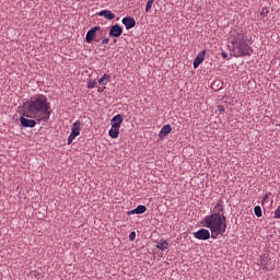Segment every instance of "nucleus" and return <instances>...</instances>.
I'll return each instance as SVG.
<instances>
[{
	"label": "nucleus",
	"mask_w": 280,
	"mask_h": 280,
	"mask_svg": "<svg viewBox=\"0 0 280 280\" xmlns=\"http://www.w3.org/2000/svg\"><path fill=\"white\" fill-rule=\"evenodd\" d=\"M201 224L203 228L194 232L195 238L199 241H208L210 237L217 240L218 236H223L226 232V217L224 214V201L223 199H218L212 214H207L202 219ZM209 229L210 232L208 230Z\"/></svg>",
	"instance_id": "nucleus-1"
},
{
	"label": "nucleus",
	"mask_w": 280,
	"mask_h": 280,
	"mask_svg": "<svg viewBox=\"0 0 280 280\" xmlns=\"http://www.w3.org/2000/svg\"><path fill=\"white\" fill-rule=\"evenodd\" d=\"M26 117L34 118L37 122H48L51 115V106L45 94H36L28 101Z\"/></svg>",
	"instance_id": "nucleus-2"
},
{
	"label": "nucleus",
	"mask_w": 280,
	"mask_h": 280,
	"mask_svg": "<svg viewBox=\"0 0 280 280\" xmlns=\"http://www.w3.org/2000/svg\"><path fill=\"white\" fill-rule=\"evenodd\" d=\"M230 39L234 57H248L253 54V48L248 45L244 34L240 33L237 28L232 30V33H230Z\"/></svg>",
	"instance_id": "nucleus-3"
},
{
	"label": "nucleus",
	"mask_w": 280,
	"mask_h": 280,
	"mask_svg": "<svg viewBox=\"0 0 280 280\" xmlns=\"http://www.w3.org/2000/svg\"><path fill=\"white\" fill-rule=\"evenodd\" d=\"M20 122H21V126L24 128H34L36 126L35 119H28L24 116L20 117Z\"/></svg>",
	"instance_id": "nucleus-4"
},
{
	"label": "nucleus",
	"mask_w": 280,
	"mask_h": 280,
	"mask_svg": "<svg viewBox=\"0 0 280 280\" xmlns=\"http://www.w3.org/2000/svg\"><path fill=\"white\" fill-rule=\"evenodd\" d=\"M122 35V27L119 24H115L110 27L109 36L110 37H120Z\"/></svg>",
	"instance_id": "nucleus-5"
},
{
	"label": "nucleus",
	"mask_w": 280,
	"mask_h": 280,
	"mask_svg": "<svg viewBox=\"0 0 280 280\" xmlns=\"http://www.w3.org/2000/svg\"><path fill=\"white\" fill-rule=\"evenodd\" d=\"M97 31H100V26H94L88 31L85 37L88 44H92V42L95 39Z\"/></svg>",
	"instance_id": "nucleus-6"
},
{
	"label": "nucleus",
	"mask_w": 280,
	"mask_h": 280,
	"mask_svg": "<svg viewBox=\"0 0 280 280\" xmlns=\"http://www.w3.org/2000/svg\"><path fill=\"white\" fill-rule=\"evenodd\" d=\"M122 24L126 26L127 31L136 26V20L132 16H125L122 19Z\"/></svg>",
	"instance_id": "nucleus-7"
},
{
	"label": "nucleus",
	"mask_w": 280,
	"mask_h": 280,
	"mask_svg": "<svg viewBox=\"0 0 280 280\" xmlns=\"http://www.w3.org/2000/svg\"><path fill=\"white\" fill-rule=\"evenodd\" d=\"M207 54V50L203 49L202 51H200L197 57L195 58L194 61V68L197 69L203 61H205V56Z\"/></svg>",
	"instance_id": "nucleus-8"
},
{
	"label": "nucleus",
	"mask_w": 280,
	"mask_h": 280,
	"mask_svg": "<svg viewBox=\"0 0 280 280\" xmlns=\"http://www.w3.org/2000/svg\"><path fill=\"white\" fill-rule=\"evenodd\" d=\"M270 259L268 256H260V267H262V271H271L272 268L269 265Z\"/></svg>",
	"instance_id": "nucleus-9"
},
{
	"label": "nucleus",
	"mask_w": 280,
	"mask_h": 280,
	"mask_svg": "<svg viewBox=\"0 0 280 280\" xmlns=\"http://www.w3.org/2000/svg\"><path fill=\"white\" fill-rule=\"evenodd\" d=\"M124 118L120 114H117L113 117V119L110 120L112 127L113 128H120V125L122 124Z\"/></svg>",
	"instance_id": "nucleus-10"
},
{
	"label": "nucleus",
	"mask_w": 280,
	"mask_h": 280,
	"mask_svg": "<svg viewBox=\"0 0 280 280\" xmlns=\"http://www.w3.org/2000/svg\"><path fill=\"white\" fill-rule=\"evenodd\" d=\"M81 129H82V122L80 120H75L72 125L71 133L78 137L80 136Z\"/></svg>",
	"instance_id": "nucleus-11"
},
{
	"label": "nucleus",
	"mask_w": 280,
	"mask_h": 280,
	"mask_svg": "<svg viewBox=\"0 0 280 280\" xmlns=\"http://www.w3.org/2000/svg\"><path fill=\"white\" fill-rule=\"evenodd\" d=\"M100 16H103L105 18L106 20L108 21H112L115 19V13H113L110 10H102L100 13H98Z\"/></svg>",
	"instance_id": "nucleus-12"
},
{
	"label": "nucleus",
	"mask_w": 280,
	"mask_h": 280,
	"mask_svg": "<svg viewBox=\"0 0 280 280\" xmlns=\"http://www.w3.org/2000/svg\"><path fill=\"white\" fill-rule=\"evenodd\" d=\"M172 131L171 125H164L159 133L160 138H165Z\"/></svg>",
	"instance_id": "nucleus-13"
},
{
	"label": "nucleus",
	"mask_w": 280,
	"mask_h": 280,
	"mask_svg": "<svg viewBox=\"0 0 280 280\" xmlns=\"http://www.w3.org/2000/svg\"><path fill=\"white\" fill-rule=\"evenodd\" d=\"M109 136L112 139H117L119 137V128L118 127H113L108 131Z\"/></svg>",
	"instance_id": "nucleus-14"
},
{
	"label": "nucleus",
	"mask_w": 280,
	"mask_h": 280,
	"mask_svg": "<svg viewBox=\"0 0 280 280\" xmlns=\"http://www.w3.org/2000/svg\"><path fill=\"white\" fill-rule=\"evenodd\" d=\"M109 80H110V75L107 74V73H105V74L100 79L98 84L105 86V85L108 84Z\"/></svg>",
	"instance_id": "nucleus-15"
},
{
	"label": "nucleus",
	"mask_w": 280,
	"mask_h": 280,
	"mask_svg": "<svg viewBox=\"0 0 280 280\" xmlns=\"http://www.w3.org/2000/svg\"><path fill=\"white\" fill-rule=\"evenodd\" d=\"M269 10L268 8H262L260 11H258V19L264 20L268 16Z\"/></svg>",
	"instance_id": "nucleus-16"
},
{
	"label": "nucleus",
	"mask_w": 280,
	"mask_h": 280,
	"mask_svg": "<svg viewBox=\"0 0 280 280\" xmlns=\"http://www.w3.org/2000/svg\"><path fill=\"white\" fill-rule=\"evenodd\" d=\"M159 249H161L162 252H164L165 249H167L168 247V243L166 241H161L158 246Z\"/></svg>",
	"instance_id": "nucleus-17"
},
{
	"label": "nucleus",
	"mask_w": 280,
	"mask_h": 280,
	"mask_svg": "<svg viewBox=\"0 0 280 280\" xmlns=\"http://www.w3.org/2000/svg\"><path fill=\"white\" fill-rule=\"evenodd\" d=\"M254 214H256L257 218H261L262 217V210H261L260 206H256L254 208Z\"/></svg>",
	"instance_id": "nucleus-18"
},
{
	"label": "nucleus",
	"mask_w": 280,
	"mask_h": 280,
	"mask_svg": "<svg viewBox=\"0 0 280 280\" xmlns=\"http://www.w3.org/2000/svg\"><path fill=\"white\" fill-rule=\"evenodd\" d=\"M137 214H143L147 211V207L145 206H138L136 208Z\"/></svg>",
	"instance_id": "nucleus-19"
},
{
	"label": "nucleus",
	"mask_w": 280,
	"mask_h": 280,
	"mask_svg": "<svg viewBox=\"0 0 280 280\" xmlns=\"http://www.w3.org/2000/svg\"><path fill=\"white\" fill-rule=\"evenodd\" d=\"M96 84H97V82H96V80H89V82H88V89L89 90H93L95 86H96Z\"/></svg>",
	"instance_id": "nucleus-20"
},
{
	"label": "nucleus",
	"mask_w": 280,
	"mask_h": 280,
	"mask_svg": "<svg viewBox=\"0 0 280 280\" xmlns=\"http://www.w3.org/2000/svg\"><path fill=\"white\" fill-rule=\"evenodd\" d=\"M273 219L280 220V206L273 212Z\"/></svg>",
	"instance_id": "nucleus-21"
},
{
	"label": "nucleus",
	"mask_w": 280,
	"mask_h": 280,
	"mask_svg": "<svg viewBox=\"0 0 280 280\" xmlns=\"http://www.w3.org/2000/svg\"><path fill=\"white\" fill-rule=\"evenodd\" d=\"M153 3H154V0H148L147 7H145L147 12H150V10L152 9Z\"/></svg>",
	"instance_id": "nucleus-22"
},
{
	"label": "nucleus",
	"mask_w": 280,
	"mask_h": 280,
	"mask_svg": "<svg viewBox=\"0 0 280 280\" xmlns=\"http://www.w3.org/2000/svg\"><path fill=\"white\" fill-rule=\"evenodd\" d=\"M77 138V136L74 133H70V136L68 137V144H71L72 141Z\"/></svg>",
	"instance_id": "nucleus-23"
},
{
	"label": "nucleus",
	"mask_w": 280,
	"mask_h": 280,
	"mask_svg": "<svg viewBox=\"0 0 280 280\" xmlns=\"http://www.w3.org/2000/svg\"><path fill=\"white\" fill-rule=\"evenodd\" d=\"M129 240L133 242L136 240V232H130Z\"/></svg>",
	"instance_id": "nucleus-24"
},
{
	"label": "nucleus",
	"mask_w": 280,
	"mask_h": 280,
	"mask_svg": "<svg viewBox=\"0 0 280 280\" xmlns=\"http://www.w3.org/2000/svg\"><path fill=\"white\" fill-rule=\"evenodd\" d=\"M132 214H138L137 208H135L133 210L128 211V215H132Z\"/></svg>",
	"instance_id": "nucleus-25"
},
{
	"label": "nucleus",
	"mask_w": 280,
	"mask_h": 280,
	"mask_svg": "<svg viewBox=\"0 0 280 280\" xmlns=\"http://www.w3.org/2000/svg\"><path fill=\"white\" fill-rule=\"evenodd\" d=\"M218 109L221 114L225 112L224 105H219Z\"/></svg>",
	"instance_id": "nucleus-26"
},
{
	"label": "nucleus",
	"mask_w": 280,
	"mask_h": 280,
	"mask_svg": "<svg viewBox=\"0 0 280 280\" xmlns=\"http://www.w3.org/2000/svg\"><path fill=\"white\" fill-rule=\"evenodd\" d=\"M271 192L265 194V197H262V201H267L270 197Z\"/></svg>",
	"instance_id": "nucleus-27"
},
{
	"label": "nucleus",
	"mask_w": 280,
	"mask_h": 280,
	"mask_svg": "<svg viewBox=\"0 0 280 280\" xmlns=\"http://www.w3.org/2000/svg\"><path fill=\"white\" fill-rule=\"evenodd\" d=\"M109 43V38L108 37H105L104 39H103V44L104 45H107Z\"/></svg>",
	"instance_id": "nucleus-28"
},
{
	"label": "nucleus",
	"mask_w": 280,
	"mask_h": 280,
	"mask_svg": "<svg viewBox=\"0 0 280 280\" xmlns=\"http://www.w3.org/2000/svg\"><path fill=\"white\" fill-rule=\"evenodd\" d=\"M222 57H223V59L228 58V52L225 50H222Z\"/></svg>",
	"instance_id": "nucleus-29"
}]
</instances>
